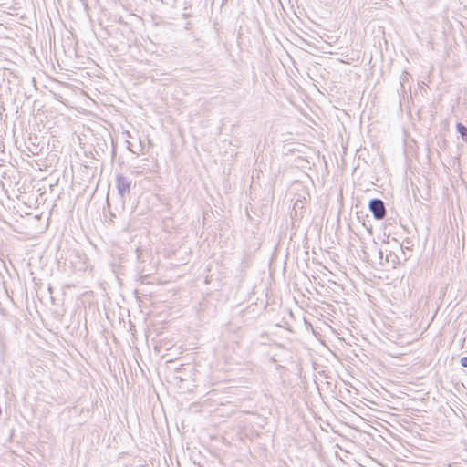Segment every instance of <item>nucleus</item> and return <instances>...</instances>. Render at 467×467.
<instances>
[{
    "label": "nucleus",
    "mask_w": 467,
    "mask_h": 467,
    "mask_svg": "<svg viewBox=\"0 0 467 467\" xmlns=\"http://www.w3.org/2000/svg\"><path fill=\"white\" fill-rule=\"evenodd\" d=\"M304 209V202L300 199H297L294 204L293 211L295 213V216H297V213L299 210Z\"/></svg>",
    "instance_id": "nucleus-6"
},
{
    "label": "nucleus",
    "mask_w": 467,
    "mask_h": 467,
    "mask_svg": "<svg viewBox=\"0 0 467 467\" xmlns=\"http://www.w3.org/2000/svg\"><path fill=\"white\" fill-rule=\"evenodd\" d=\"M130 185L131 180H129L122 174H118L116 176V188L118 190V193L121 198H125L126 195L130 194Z\"/></svg>",
    "instance_id": "nucleus-2"
},
{
    "label": "nucleus",
    "mask_w": 467,
    "mask_h": 467,
    "mask_svg": "<svg viewBox=\"0 0 467 467\" xmlns=\"http://www.w3.org/2000/svg\"><path fill=\"white\" fill-rule=\"evenodd\" d=\"M368 209L376 220H383L386 217L385 203L381 199L373 198L368 202Z\"/></svg>",
    "instance_id": "nucleus-1"
},
{
    "label": "nucleus",
    "mask_w": 467,
    "mask_h": 467,
    "mask_svg": "<svg viewBox=\"0 0 467 467\" xmlns=\"http://www.w3.org/2000/svg\"><path fill=\"white\" fill-rule=\"evenodd\" d=\"M131 146H132V145H131V143H130V141H128V140H127V149H128V150H130V152H133V153H135V154H137V155H138V153H137V152H135V151L132 150Z\"/></svg>",
    "instance_id": "nucleus-9"
},
{
    "label": "nucleus",
    "mask_w": 467,
    "mask_h": 467,
    "mask_svg": "<svg viewBox=\"0 0 467 467\" xmlns=\"http://www.w3.org/2000/svg\"><path fill=\"white\" fill-rule=\"evenodd\" d=\"M460 364L462 367L463 368H467V356L465 357H462L461 359H460Z\"/></svg>",
    "instance_id": "nucleus-8"
},
{
    "label": "nucleus",
    "mask_w": 467,
    "mask_h": 467,
    "mask_svg": "<svg viewBox=\"0 0 467 467\" xmlns=\"http://www.w3.org/2000/svg\"><path fill=\"white\" fill-rule=\"evenodd\" d=\"M456 130L462 139L467 143V128L462 122L456 123Z\"/></svg>",
    "instance_id": "nucleus-5"
},
{
    "label": "nucleus",
    "mask_w": 467,
    "mask_h": 467,
    "mask_svg": "<svg viewBox=\"0 0 467 467\" xmlns=\"http://www.w3.org/2000/svg\"><path fill=\"white\" fill-rule=\"evenodd\" d=\"M378 254H379V261H380V265L385 266V254H386V251H382L381 249H379L378 250Z\"/></svg>",
    "instance_id": "nucleus-7"
},
{
    "label": "nucleus",
    "mask_w": 467,
    "mask_h": 467,
    "mask_svg": "<svg viewBox=\"0 0 467 467\" xmlns=\"http://www.w3.org/2000/svg\"><path fill=\"white\" fill-rule=\"evenodd\" d=\"M146 140H147V141H148V146H149V147H152V146H153V143H152L151 140H150V138H148V137L146 138Z\"/></svg>",
    "instance_id": "nucleus-11"
},
{
    "label": "nucleus",
    "mask_w": 467,
    "mask_h": 467,
    "mask_svg": "<svg viewBox=\"0 0 467 467\" xmlns=\"http://www.w3.org/2000/svg\"><path fill=\"white\" fill-rule=\"evenodd\" d=\"M399 264H400L399 256L394 252L386 250L385 265H389V266L395 268L396 265Z\"/></svg>",
    "instance_id": "nucleus-3"
},
{
    "label": "nucleus",
    "mask_w": 467,
    "mask_h": 467,
    "mask_svg": "<svg viewBox=\"0 0 467 467\" xmlns=\"http://www.w3.org/2000/svg\"><path fill=\"white\" fill-rule=\"evenodd\" d=\"M144 144L141 140H140V151L143 153Z\"/></svg>",
    "instance_id": "nucleus-10"
},
{
    "label": "nucleus",
    "mask_w": 467,
    "mask_h": 467,
    "mask_svg": "<svg viewBox=\"0 0 467 467\" xmlns=\"http://www.w3.org/2000/svg\"><path fill=\"white\" fill-rule=\"evenodd\" d=\"M113 217H115V214L109 212V220L113 222Z\"/></svg>",
    "instance_id": "nucleus-12"
},
{
    "label": "nucleus",
    "mask_w": 467,
    "mask_h": 467,
    "mask_svg": "<svg viewBox=\"0 0 467 467\" xmlns=\"http://www.w3.org/2000/svg\"><path fill=\"white\" fill-rule=\"evenodd\" d=\"M410 75L407 71H403L401 76L400 77V88L398 90L400 93H406V86L405 84L409 81V78Z\"/></svg>",
    "instance_id": "nucleus-4"
}]
</instances>
